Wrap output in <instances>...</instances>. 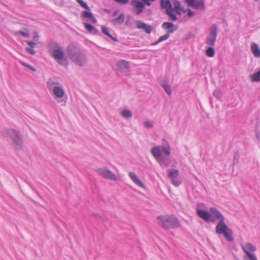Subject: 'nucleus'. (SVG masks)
I'll return each instance as SVG.
<instances>
[{
    "label": "nucleus",
    "mask_w": 260,
    "mask_h": 260,
    "mask_svg": "<svg viewBox=\"0 0 260 260\" xmlns=\"http://www.w3.org/2000/svg\"><path fill=\"white\" fill-rule=\"evenodd\" d=\"M196 211L198 216L207 222L214 223L216 221V218L219 219L216 226V233L218 235H223L229 242L234 241L233 232L226 225L224 222V217L218 209L215 207L210 208L211 213L207 210L201 209H197Z\"/></svg>",
    "instance_id": "f257e3e1"
},
{
    "label": "nucleus",
    "mask_w": 260,
    "mask_h": 260,
    "mask_svg": "<svg viewBox=\"0 0 260 260\" xmlns=\"http://www.w3.org/2000/svg\"><path fill=\"white\" fill-rule=\"evenodd\" d=\"M66 50L69 58L75 65L80 68L87 65L88 58L87 54L77 45L71 43L67 46Z\"/></svg>",
    "instance_id": "f03ea898"
},
{
    "label": "nucleus",
    "mask_w": 260,
    "mask_h": 260,
    "mask_svg": "<svg viewBox=\"0 0 260 260\" xmlns=\"http://www.w3.org/2000/svg\"><path fill=\"white\" fill-rule=\"evenodd\" d=\"M159 220V225L166 230L175 229L181 226L179 219L172 215H161L157 217Z\"/></svg>",
    "instance_id": "7ed1b4c3"
},
{
    "label": "nucleus",
    "mask_w": 260,
    "mask_h": 260,
    "mask_svg": "<svg viewBox=\"0 0 260 260\" xmlns=\"http://www.w3.org/2000/svg\"><path fill=\"white\" fill-rule=\"evenodd\" d=\"M4 135L11 138L17 145L22 144V139L18 132L14 129H7L3 132Z\"/></svg>",
    "instance_id": "20e7f679"
},
{
    "label": "nucleus",
    "mask_w": 260,
    "mask_h": 260,
    "mask_svg": "<svg viewBox=\"0 0 260 260\" xmlns=\"http://www.w3.org/2000/svg\"><path fill=\"white\" fill-rule=\"evenodd\" d=\"M210 35L207 38L206 43L208 45L213 46L216 40L217 35V25L216 24H213L209 28Z\"/></svg>",
    "instance_id": "39448f33"
},
{
    "label": "nucleus",
    "mask_w": 260,
    "mask_h": 260,
    "mask_svg": "<svg viewBox=\"0 0 260 260\" xmlns=\"http://www.w3.org/2000/svg\"><path fill=\"white\" fill-rule=\"evenodd\" d=\"M96 172L105 179L111 180H116L117 179L116 176L110 170L106 168H98L96 170Z\"/></svg>",
    "instance_id": "423d86ee"
},
{
    "label": "nucleus",
    "mask_w": 260,
    "mask_h": 260,
    "mask_svg": "<svg viewBox=\"0 0 260 260\" xmlns=\"http://www.w3.org/2000/svg\"><path fill=\"white\" fill-rule=\"evenodd\" d=\"M179 174V171L175 169L171 170L168 174V177L171 179L172 184L176 186H178L182 183Z\"/></svg>",
    "instance_id": "0eeeda50"
},
{
    "label": "nucleus",
    "mask_w": 260,
    "mask_h": 260,
    "mask_svg": "<svg viewBox=\"0 0 260 260\" xmlns=\"http://www.w3.org/2000/svg\"><path fill=\"white\" fill-rule=\"evenodd\" d=\"M136 27L138 29H143L144 31L148 34H150L152 30V27L150 25L147 24L140 20L136 21Z\"/></svg>",
    "instance_id": "6e6552de"
},
{
    "label": "nucleus",
    "mask_w": 260,
    "mask_h": 260,
    "mask_svg": "<svg viewBox=\"0 0 260 260\" xmlns=\"http://www.w3.org/2000/svg\"><path fill=\"white\" fill-rule=\"evenodd\" d=\"M132 5L135 7L134 12L137 15L141 14L145 7L144 4L138 0H133L131 2Z\"/></svg>",
    "instance_id": "1a4fd4ad"
},
{
    "label": "nucleus",
    "mask_w": 260,
    "mask_h": 260,
    "mask_svg": "<svg viewBox=\"0 0 260 260\" xmlns=\"http://www.w3.org/2000/svg\"><path fill=\"white\" fill-rule=\"evenodd\" d=\"M52 91L53 92L54 95L58 98H62L65 93L64 90L60 84L58 86H55Z\"/></svg>",
    "instance_id": "9d476101"
},
{
    "label": "nucleus",
    "mask_w": 260,
    "mask_h": 260,
    "mask_svg": "<svg viewBox=\"0 0 260 260\" xmlns=\"http://www.w3.org/2000/svg\"><path fill=\"white\" fill-rule=\"evenodd\" d=\"M162 27L164 29H167L169 34L173 33L177 29V27L174 26V24L172 22H164L162 24Z\"/></svg>",
    "instance_id": "9b49d317"
},
{
    "label": "nucleus",
    "mask_w": 260,
    "mask_h": 260,
    "mask_svg": "<svg viewBox=\"0 0 260 260\" xmlns=\"http://www.w3.org/2000/svg\"><path fill=\"white\" fill-rule=\"evenodd\" d=\"M116 66L122 72H127L128 70V62L124 60L120 59L117 61Z\"/></svg>",
    "instance_id": "f8f14e48"
},
{
    "label": "nucleus",
    "mask_w": 260,
    "mask_h": 260,
    "mask_svg": "<svg viewBox=\"0 0 260 260\" xmlns=\"http://www.w3.org/2000/svg\"><path fill=\"white\" fill-rule=\"evenodd\" d=\"M128 176L131 178V179L133 181V182L139 186H140L142 188H145V185L140 180L139 177L135 173L133 172H130L128 173Z\"/></svg>",
    "instance_id": "ddd939ff"
},
{
    "label": "nucleus",
    "mask_w": 260,
    "mask_h": 260,
    "mask_svg": "<svg viewBox=\"0 0 260 260\" xmlns=\"http://www.w3.org/2000/svg\"><path fill=\"white\" fill-rule=\"evenodd\" d=\"M128 176L131 178V179L133 181V182L139 186H140L142 188H145V185L140 180L139 177L135 173L133 172H130L128 173Z\"/></svg>",
    "instance_id": "4468645a"
},
{
    "label": "nucleus",
    "mask_w": 260,
    "mask_h": 260,
    "mask_svg": "<svg viewBox=\"0 0 260 260\" xmlns=\"http://www.w3.org/2000/svg\"><path fill=\"white\" fill-rule=\"evenodd\" d=\"M56 60H61L64 55L62 47L51 53Z\"/></svg>",
    "instance_id": "2eb2a0df"
},
{
    "label": "nucleus",
    "mask_w": 260,
    "mask_h": 260,
    "mask_svg": "<svg viewBox=\"0 0 260 260\" xmlns=\"http://www.w3.org/2000/svg\"><path fill=\"white\" fill-rule=\"evenodd\" d=\"M160 6L161 8L166 9V13L173 10L171 2L170 0H161Z\"/></svg>",
    "instance_id": "dca6fc26"
},
{
    "label": "nucleus",
    "mask_w": 260,
    "mask_h": 260,
    "mask_svg": "<svg viewBox=\"0 0 260 260\" xmlns=\"http://www.w3.org/2000/svg\"><path fill=\"white\" fill-rule=\"evenodd\" d=\"M82 16L84 18H88L89 20H90L92 23L94 24L96 23V20L95 18L94 17L92 13L90 12V11H83L82 13Z\"/></svg>",
    "instance_id": "f3484780"
},
{
    "label": "nucleus",
    "mask_w": 260,
    "mask_h": 260,
    "mask_svg": "<svg viewBox=\"0 0 260 260\" xmlns=\"http://www.w3.org/2000/svg\"><path fill=\"white\" fill-rule=\"evenodd\" d=\"M151 153L156 160L159 159L162 155V151L160 147H152L151 149Z\"/></svg>",
    "instance_id": "a211bd4d"
},
{
    "label": "nucleus",
    "mask_w": 260,
    "mask_h": 260,
    "mask_svg": "<svg viewBox=\"0 0 260 260\" xmlns=\"http://www.w3.org/2000/svg\"><path fill=\"white\" fill-rule=\"evenodd\" d=\"M124 19H125L124 14L123 13H121L118 16V17L113 19L111 20V22L114 25H117V24L121 25L124 22Z\"/></svg>",
    "instance_id": "6ab92c4d"
},
{
    "label": "nucleus",
    "mask_w": 260,
    "mask_h": 260,
    "mask_svg": "<svg viewBox=\"0 0 260 260\" xmlns=\"http://www.w3.org/2000/svg\"><path fill=\"white\" fill-rule=\"evenodd\" d=\"M61 47L59 44L56 41L51 42L48 45V51L50 53L54 51L56 49H58Z\"/></svg>",
    "instance_id": "aec40b11"
},
{
    "label": "nucleus",
    "mask_w": 260,
    "mask_h": 260,
    "mask_svg": "<svg viewBox=\"0 0 260 260\" xmlns=\"http://www.w3.org/2000/svg\"><path fill=\"white\" fill-rule=\"evenodd\" d=\"M251 50L254 56L257 57L260 56V48L256 43L251 44Z\"/></svg>",
    "instance_id": "412c9836"
},
{
    "label": "nucleus",
    "mask_w": 260,
    "mask_h": 260,
    "mask_svg": "<svg viewBox=\"0 0 260 260\" xmlns=\"http://www.w3.org/2000/svg\"><path fill=\"white\" fill-rule=\"evenodd\" d=\"M84 26L88 32L93 35H97L99 33V30L91 24L89 23H85Z\"/></svg>",
    "instance_id": "4be33fe9"
},
{
    "label": "nucleus",
    "mask_w": 260,
    "mask_h": 260,
    "mask_svg": "<svg viewBox=\"0 0 260 260\" xmlns=\"http://www.w3.org/2000/svg\"><path fill=\"white\" fill-rule=\"evenodd\" d=\"M59 85H60V83L58 82L54 81L50 79H49L47 82V87L50 92L53 90V88H54L55 86Z\"/></svg>",
    "instance_id": "5701e85b"
},
{
    "label": "nucleus",
    "mask_w": 260,
    "mask_h": 260,
    "mask_svg": "<svg viewBox=\"0 0 260 260\" xmlns=\"http://www.w3.org/2000/svg\"><path fill=\"white\" fill-rule=\"evenodd\" d=\"M192 7L196 9H201L203 10L205 8V2L204 0H196Z\"/></svg>",
    "instance_id": "b1692460"
},
{
    "label": "nucleus",
    "mask_w": 260,
    "mask_h": 260,
    "mask_svg": "<svg viewBox=\"0 0 260 260\" xmlns=\"http://www.w3.org/2000/svg\"><path fill=\"white\" fill-rule=\"evenodd\" d=\"M161 86L167 93L168 95H171L172 94V89L171 85L168 84L166 81H164L162 82Z\"/></svg>",
    "instance_id": "393cba45"
},
{
    "label": "nucleus",
    "mask_w": 260,
    "mask_h": 260,
    "mask_svg": "<svg viewBox=\"0 0 260 260\" xmlns=\"http://www.w3.org/2000/svg\"><path fill=\"white\" fill-rule=\"evenodd\" d=\"M156 160L159 163L160 165H164L167 166L169 165V159L168 158H165L164 156L161 155L159 159Z\"/></svg>",
    "instance_id": "a878e982"
},
{
    "label": "nucleus",
    "mask_w": 260,
    "mask_h": 260,
    "mask_svg": "<svg viewBox=\"0 0 260 260\" xmlns=\"http://www.w3.org/2000/svg\"><path fill=\"white\" fill-rule=\"evenodd\" d=\"M243 250L249 260H257L255 255L247 250L245 247H242Z\"/></svg>",
    "instance_id": "bb28decb"
},
{
    "label": "nucleus",
    "mask_w": 260,
    "mask_h": 260,
    "mask_svg": "<svg viewBox=\"0 0 260 260\" xmlns=\"http://www.w3.org/2000/svg\"><path fill=\"white\" fill-rule=\"evenodd\" d=\"M102 29L103 33H104L105 35H106V36H108L112 40H113V41H114L115 42L117 41V39L116 38H114L111 34H110V33L109 32V29H108V27L103 26L102 27Z\"/></svg>",
    "instance_id": "cd10ccee"
},
{
    "label": "nucleus",
    "mask_w": 260,
    "mask_h": 260,
    "mask_svg": "<svg viewBox=\"0 0 260 260\" xmlns=\"http://www.w3.org/2000/svg\"><path fill=\"white\" fill-rule=\"evenodd\" d=\"M121 115L124 118H130L132 117V113L129 110H124L121 112Z\"/></svg>",
    "instance_id": "c85d7f7f"
},
{
    "label": "nucleus",
    "mask_w": 260,
    "mask_h": 260,
    "mask_svg": "<svg viewBox=\"0 0 260 260\" xmlns=\"http://www.w3.org/2000/svg\"><path fill=\"white\" fill-rule=\"evenodd\" d=\"M24 30H25L24 31H21V30L18 31L16 32L15 33V34L16 35L22 36L26 37V38L29 37V30L26 28H24Z\"/></svg>",
    "instance_id": "c756f323"
},
{
    "label": "nucleus",
    "mask_w": 260,
    "mask_h": 260,
    "mask_svg": "<svg viewBox=\"0 0 260 260\" xmlns=\"http://www.w3.org/2000/svg\"><path fill=\"white\" fill-rule=\"evenodd\" d=\"M206 54L210 57H213L215 54V51L212 46L209 47L206 51Z\"/></svg>",
    "instance_id": "7c9ffc66"
},
{
    "label": "nucleus",
    "mask_w": 260,
    "mask_h": 260,
    "mask_svg": "<svg viewBox=\"0 0 260 260\" xmlns=\"http://www.w3.org/2000/svg\"><path fill=\"white\" fill-rule=\"evenodd\" d=\"M251 80L253 82H259L260 81V70L256 73L252 75Z\"/></svg>",
    "instance_id": "2f4dec72"
},
{
    "label": "nucleus",
    "mask_w": 260,
    "mask_h": 260,
    "mask_svg": "<svg viewBox=\"0 0 260 260\" xmlns=\"http://www.w3.org/2000/svg\"><path fill=\"white\" fill-rule=\"evenodd\" d=\"M173 4L174 6V10L182 9L180 7V2L178 0H173Z\"/></svg>",
    "instance_id": "473e14b6"
},
{
    "label": "nucleus",
    "mask_w": 260,
    "mask_h": 260,
    "mask_svg": "<svg viewBox=\"0 0 260 260\" xmlns=\"http://www.w3.org/2000/svg\"><path fill=\"white\" fill-rule=\"evenodd\" d=\"M246 247L249 250L251 251H255L256 249V247L255 246H254L251 243L249 242L246 244Z\"/></svg>",
    "instance_id": "72a5a7b5"
},
{
    "label": "nucleus",
    "mask_w": 260,
    "mask_h": 260,
    "mask_svg": "<svg viewBox=\"0 0 260 260\" xmlns=\"http://www.w3.org/2000/svg\"><path fill=\"white\" fill-rule=\"evenodd\" d=\"M240 159V154L238 152L235 153L234 155L233 164H237Z\"/></svg>",
    "instance_id": "f704fd0d"
},
{
    "label": "nucleus",
    "mask_w": 260,
    "mask_h": 260,
    "mask_svg": "<svg viewBox=\"0 0 260 260\" xmlns=\"http://www.w3.org/2000/svg\"><path fill=\"white\" fill-rule=\"evenodd\" d=\"M173 10H171L166 13L171 18L172 21H176L177 19L176 15L173 13Z\"/></svg>",
    "instance_id": "c9c22d12"
},
{
    "label": "nucleus",
    "mask_w": 260,
    "mask_h": 260,
    "mask_svg": "<svg viewBox=\"0 0 260 260\" xmlns=\"http://www.w3.org/2000/svg\"><path fill=\"white\" fill-rule=\"evenodd\" d=\"M57 62L59 64L62 66H68V61L67 59L62 58L61 60H57Z\"/></svg>",
    "instance_id": "e433bc0d"
},
{
    "label": "nucleus",
    "mask_w": 260,
    "mask_h": 260,
    "mask_svg": "<svg viewBox=\"0 0 260 260\" xmlns=\"http://www.w3.org/2000/svg\"><path fill=\"white\" fill-rule=\"evenodd\" d=\"M21 64L25 67L28 68V69L30 70L31 71H32V72H36V70L33 68L32 67H31L30 65L25 63V62H21Z\"/></svg>",
    "instance_id": "4c0bfd02"
},
{
    "label": "nucleus",
    "mask_w": 260,
    "mask_h": 260,
    "mask_svg": "<svg viewBox=\"0 0 260 260\" xmlns=\"http://www.w3.org/2000/svg\"><path fill=\"white\" fill-rule=\"evenodd\" d=\"M79 4L80 5V6L86 9L87 10H88V11L90 10V8L88 6V5L85 2H83V1H81L80 3H79Z\"/></svg>",
    "instance_id": "58836bf2"
},
{
    "label": "nucleus",
    "mask_w": 260,
    "mask_h": 260,
    "mask_svg": "<svg viewBox=\"0 0 260 260\" xmlns=\"http://www.w3.org/2000/svg\"><path fill=\"white\" fill-rule=\"evenodd\" d=\"M25 51L31 55H34L36 53V51L32 47H26L25 48Z\"/></svg>",
    "instance_id": "ea45409f"
},
{
    "label": "nucleus",
    "mask_w": 260,
    "mask_h": 260,
    "mask_svg": "<svg viewBox=\"0 0 260 260\" xmlns=\"http://www.w3.org/2000/svg\"><path fill=\"white\" fill-rule=\"evenodd\" d=\"M170 37V35L167 34L166 35L161 36L158 39L160 42L167 40Z\"/></svg>",
    "instance_id": "a19ab883"
},
{
    "label": "nucleus",
    "mask_w": 260,
    "mask_h": 260,
    "mask_svg": "<svg viewBox=\"0 0 260 260\" xmlns=\"http://www.w3.org/2000/svg\"><path fill=\"white\" fill-rule=\"evenodd\" d=\"M163 152L168 156L170 154V147H161Z\"/></svg>",
    "instance_id": "79ce46f5"
},
{
    "label": "nucleus",
    "mask_w": 260,
    "mask_h": 260,
    "mask_svg": "<svg viewBox=\"0 0 260 260\" xmlns=\"http://www.w3.org/2000/svg\"><path fill=\"white\" fill-rule=\"evenodd\" d=\"M213 95L214 96L217 98H219L220 97V92L219 90H216L213 92Z\"/></svg>",
    "instance_id": "37998d69"
},
{
    "label": "nucleus",
    "mask_w": 260,
    "mask_h": 260,
    "mask_svg": "<svg viewBox=\"0 0 260 260\" xmlns=\"http://www.w3.org/2000/svg\"><path fill=\"white\" fill-rule=\"evenodd\" d=\"M144 125L146 127L148 128H151L153 126L152 123L149 121H146L144 123Z\"/></svg>",
    "instance_id": "c03bdc74"
},
{
    "label": "nucleus",
    "mask_w": 260,
    "mask_h": 260,
    "mask_svg": "<svg viewBox=\"0 0 260 260\" xmlns=\"http://www.w3.org/2000/svg\"><path fill=\"white\" fill-rule=\"evenodd\" d=\"M26 43L29 46H30L32 48H34L35 47V46L36 45V43H35L32 41H28L26 42Z\"/></svg>",
    "instance_id": "a18cd8bd"
},
{
    "label": "nucleus",
    "mask_w": 260,
    "mask_h": 260,
    "mask_svg": "<svg viewBox=\"0 0 260 260\" xmlns=\"http://www.w3.org/2000/svg\"><path fill=\"white\" fill-rule=\"evenodd\" d=\"M115 1L117 2L118 3L121 4H126L128 3V0H114Z\"/></svg>",
    "instance_id": "49530a36"
},
{
    "label": "nucleus",
    "mask_w": 260,
    "mask_h": 260,
    "mask_svg": "<svg viewBox=\"0 0 260 260\" xmlns=\"http://www.w3.org/2000/svg\"><path fill=\"white\" fill-rule=\"evenodd\" d=\"M186 3L188 4L189 6L192 7L193 4L194 3L196 0H185Z\"/></svg>",
    "instance_id": "de8ad7c7"
},
{
    "label": "nucleus",
    "mask_w": 260,
    "mask_h": 260,
    "mask_svg": "<svg viewBox=\"0 0 260 260\" xmlns=\"http://www.w3.org/2000/svg\"><path fill=\"white\" fill-rule=\"evenodd\" d=\"M194 15V13L190 9H188L187 15L189 17H192Z\"/></svg>",
    "instance_id": "09e8293b"
},
{
    "label": "nucleus",
    "mask_w": 260,
    "mask_h": 260,
    "mask_svg": "<svg viewBox=\"0 0 260 260\" xmlns=\"http://www.w3.org/2000/svg\"><path fill=\"white\" fill-rule=\"evenodd\" d=\"M94 215L95 216V218L100 221H103V218L99 214H94Z\"/></svg>",
    "instance_id": "8fccbe9b"
},
{
    "label": "nucleus",
    "mask_w": 260,
    "mask_h": 260,
    "mask_svg": "<svg viewBox=\"0 0 260 260\" xmlns=\"http://www.w3.org/2000/svg\"><path fill=\"white\" fill-rule=\"evenodd\" d=\"M39 35L37 32H35V34H34V38H33V39L35 40V41H38L39 40Z\"/></svg>",
    "instance_id": "3c124183"
},
{
    "label": "nucleus",
    "mask_w": 260,
    "mask_h": 260,
    "mask_svg": "<svg viewBox=\"0 0 260 260\" xmlns=\"http://www.w3.org/2000/svg\"><path fill=\"white\" fill-rule=\"evenodd\" d=\"M180 10L183 11L182 8V9L174 10V11H176V14L178 15H180L181 14V13L180 12Z\"/></svg>",
    "instance_id": "603ef678"
},
{
    "label": "nucleus",
    "mask_w": 260,
    "mask_h": 260,
    "mask_svg": "<svg viewBox=\"0 0 260 260\" xmlns=\"http://www.w3.org/2000/svg\"><path fill=\"white\" fill-rule=\"evenodd\" d=\"M144 3L148 6H150L151 5V3L150 2V0H147Z\"/></svg>",
    "instance_id": "864d4df0"
},
{
    "label": "nucleus",
    "mask_w": 260,
    "mask_h": 260,
    "mask_svg": "<svg viewBox=\"0 0 260 260\" xmlns=\"http://www.w3.org/2000/svg\"><path fill=\"white\" fill-rule=\"evenodd\" d=\"M159 43H160V42L159 41V40L158 39L157 41L154 42L152 45H157L158 44H159Z\"/></svg>",
    "instance_id": "5fc2aeb1"
},
{
    "label": "nucleus",
    "mask_w": 260,
    "mask_h": 260,
    "mask_svg": "<svg viewBox=\"0 0 260 260\" xmlns=\"http://www.w3.org/2000/svg\"><path fill=\"white\" fill-rule=\"evenodd\" d=\"M117 15V11H114L113 13V16H116Z\"/></svg>",
    "instance_id": "6e6d98bb"
},
{
    "label": "nucleus",
    "mask_w": 260,
    "mask_h": 260,
    "mask_svg": "<svg viewBox=\"0 0 260 260\" xmlns=\"http://www.w3.org/2000/svg\"><path fill=\"white\" fill-rule=\"evenodd\" d=\"M166 145H167L168 146H169V144L167 142H166V143H164L161 146L164 147L166 146Z\"/></svg>",
    "instance_id": "4d7b16f0"
},
{
    "label": "nucleus",
    "mask_w": 260,
    "mask_h": 260,
    "mask_svg": "<svg viewBox=\"0 0 260 260\" xmlns=\"http://www.w3.org/2000/svg\"><path fill=\"white\" fill-rule=\"evenodd\" d=\"M76 1H77V2L78 3H79H79H80V2H81V1H82V0H76Z\"/></svg>",
    "instance_id": "13d9d810"
},
{
    "label": "nucleus",
    "mask_w": 260,
    "mask_h": 260,
    "mask_svg": "<svg viewBox=\"0 0 260 260\" xmlns=\"http://www.w3.org/2000/svg\"><path fill=\"white\" fill-rule=\"evenodd\" d=\"M144 3H145L147 0H142Z\"/></svg>",
    "instance_id": "bf43d9fd"
},
{
    "label": "nucleus",
    "mask_w": 260,
    "mask_h": 260,
    "mask_svg": "<svg viewBox=\"0 0 260 260\" xmlns=\"http://www.w3.org/2000/svg\"><path fill=\"white\" fill-rule=\"evenodd\" d=\"M257 137H259V134L257 133Z\"/></svg>",
    "instance_id": "052dcab7"
},
{
    "label": "nucleus",
    "mask_w": 260,
    "mask_h": 260,
    "mask_svg": "<svg viewBox=\"0 0 260 260\" xmlns=\"http://www.w3.org/2000/svg\"><path fill=\"white\" fill-rule=\"evenodd\" d=\"M254 1H255V2H257V1H258V0H254Z\"/></svg>",
    "instance_id": "680f3d73"
}]
</instances>
